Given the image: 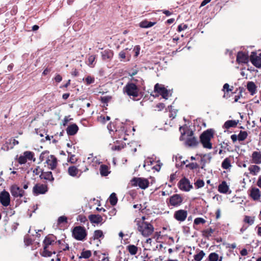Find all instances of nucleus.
I'll use <instances>...</instances> for the list:
<instances>
[{"instance_id":"nucleus-11","label":"nucleus","mask_w":261,"mask_h":261,"mask_svg":"<svg viewBox=\"0 0 261 261\" xmlns=\"http://www.w3.org/2000/svg\"><path fill=\"white\" fill-rule=\"evenodd\" d=\"M178 187L179 189L184 191H189L193 187L189 180L186 178H182L179 181Z\"/></svg>"},{"instance_id":"nucleus-18","label":"nucleus","mask_w":261,"mask_h":261,"mask_svg":"<svg viewBox=\"0 0 261 261\" xmlns=\"http://www.w3.org/2000/svg\"><path fill=\"white\" fill-rule=\"evenodd\" d=\"M250 196L255 201L259 200L261 197L260 191L258 188H252L250 190Z\"/></svg>"},{"instance_id":"nucleus-61","label":"nucleus","mask_w":261,"mask_h":261,"mask_svg":"<svg viewBox=\"0 0 261 261\" xmlns=\"http://www.w3.org/2000/svg\"><path fill=\"white\" fill-rule=\"evenodd\" d=\"M121 148L120 146H113L111 149L113 150H120L121 149Z\"/></svg>"},{"instance_id":"nucleus-20","label":"nucleus","mask_w":261,"mask_h":261,"mask_svg":"<svg viewBox=\"0 0 261 261\" xmlns=\"http://www.w3.org/2000/svg\"><path fill=\"white\" fill-rule=\"evenodd\" d=\"M237 61L239 63H246L248 61V57L245 53L240 51L237 55Z\"/></svg>"},{"instance_id":"nucleus-8","label":"nucleus","mask_w":261,"mask_h":261,"mask_svg":"<svg viewBox=\"0 0 261 261\" xmlns=\"http://www.w3.org/2000/svg\"><path fill=\"white\" fill-rule=\"evenodd\" d=\"M34 153L33 152L30 151H24L23 155L19 157L18 162L20 164H24L27 162V160L35 161V159L34 158Z\"/></svg>"},{"instance_id":"nucleus-52","label":"nucleus","mask_w":261,"mask_h":261,"mask_svg":"<svg viewBox=\"0 0 261 261\" xmlns=\"http://www.w3.org/2000/svg\"><path fill=\"white\" fill-rule=\"evenodd\" d=\"M187 27H188L187 25L184 24H181L178 25V28H177V30H178V32H181L182 31H184V30H186L187 28Z\"/></svg>"},{"instance_id":"nucleus-57","label":"nucleus","mask_w":261,"mask_h":261,"mask_svg":"<svg viewBox=\"0 0 261 261\" xmlns=\"http://www.w3.org/2000/svg\"><path fill=\"white\" fill-rule=\"evenodd\" d=\"M55 81H56L57 82L59 83V82H60L62 81V76H61L60 75H59V74H57V75L55 76Z\"/></svg>"},{"instance_id":"nucleus-40","label":"nucleus","mask_w":261,"mask_h":261,"mask_svg":"<svg viewBox=\"0 0 261 261\" xmlns=\"http://www.w3.org/2000/svg\"><path fill=\"white\" fill-rule=\"evenodd\" d=\"M103 232L100 230H97L94 231V239H98L100 238L103 237Z\"/></svg>"},{"instance_id":"nucleus-9","label":"nucleus","mask_w":261,"mask_h":261,"mask_svg":"<svg viewBox=\"0 0 261 261\" xmlns=\"http://www.w3.org/2000/svg\"><path fill=\"white\" fill-rule=\"evenodd\" d=\"M0 202L4 206H8L10 204V195L5 190L0 193Z\"/></svg>"},{"instance_id":"nucleus-23","label":"nucleus","mask_w":261,"mask_h":261,"mask_svg":"<svg viewBox=\"0 0 261 261\" xmlns=\"http://www.w3.org/2000/svg\"><path fill=\"white\" fill-rule=\"evenodd\" d=\"M229 187L225 181H223L218 186V190L220 193L227 194Z\"/></svg>"},{"instance_id":"nucleus-19","label":"nucleus","mask_w":261,"mask_h":261,"mask_svg":"<svg viewBox=\"0 0 261 261\" xmlns=\"http://www.w3.org/2000/svg\"><path fill=\"white\" fill-rule=\"evenodd\" d=\"M46 163L50 169L54 170L57 166V160L54 155H51L47 158Z\"/></svg>"},{"instance_id":"nucleus-26","label":"nucleus","mask_w":261,"mask_h":261,"mask_svg":"<svg viewBox=\"0 0 261 261\" xmlns=\"http://www.w3.org/2000/svg\"><path fill=\"white\" fill-rule=\"evenodd\" d=\"M40 176L41 178L48 180L50 181H53L54 180L52 173L50 171L42 172Z\"/></svg>"},{"instance_id":"nucleus-62","label":"nucleus","mask_w":261,"mask_h":261,"mask_svg":"<svg viewBox=\"0 0 261 261\" xmlns=\"http://www.w3.org/2000/svg\"><path fill=\"white\" fill-rule=\"evenodd\" d=\"M162 11L163 13L165 14L166 16H170L172 14V13L168 10H162Z\"/></svg>"},{"instance_id":"nucleus-13","label":"nucleus","mask_w":261,"mask_h":261,"mask_svg":"<svg viewBox=\"0 0 261 261\" xmlns=\"http://www.w3.org/2000/svg\"><path fill=\"white\" fill-rule=\"evenodd\" d=\"M154 91L157 92L166 99H167L169 97V91L164 87L159 84L155 85Z\"/></svg>"},{"instance_id":"nucleus-45","label":"nucleus","mask_w":261,"mask_h":261,"mask_svg":"<svg viewBox=\"0 0 261 261\" xmlns=\"http://www.w3.org/2000/svg\"><path fill=\"white\" fill-rule=\"evenodd\" d=\"M91 255V251L89 250L83 251L81 254V257L85 258H88Z\"/></svg>"},{"instance_id":"nucleus-38","label":"nucleus","mask_w":261,"mask_h":261,"mask_svg":"<svg viewBox=\"0 0 261 261\" xmlns=\"http://www.w3.org/2000/svg\"><path fill=\"white\" fill-rule=\"evenodd\" d=\"M117 197L115 193H113L109 197V201L111 205H115L117 202Z\"/></svg>"},{"instance_id":"nucleus-7","label":"nucleus","mask_w":261,"mask_h":261,"mask_svg":"<svg viewBox=\"0 0 261 261\" xmlns=\"http://www.w3.org/2000/svg\"><path fill=\"white\" fill-rule=\"evenodd\" d=\"M72 235L76 240L82 241L85 238L87 234L84 227L79 226L74 228Z\"/></svg>"},{"instance_id":"nucleus-43","label":"nucleus","mask_w":261,"mask_h":261,"mask_svg":"<svg viewBox=\"0 0 261 261\" xmlns=\"http://www.w3.org/2000/svg\"><path fill=\"white\" fill-rule=\"evenodd\" d=\"M206 221L202 218H196L194 221V224L195 225H199L200 224L205 223Z\"/></svg>"},{"instance_id":"nucleus-24","label":"nucleus","mask_w":261,"mask_h":261,"mask_svg":"<svg viewBox=\"0 0 261 261\" xmlns=\"http://www.w3.org/2000/svg\"><path fill=\"white\" fill-rule=\"evenodd\" d=\"M89 219L92 223L98 224L103 221L102 217L99 215H90L89 216Z\"/></svg>"},{"instance_id":"nucleus-15","label":"nucleus","mask_w":261,"mask_h":261,"mask_svg":"<svg viewBox=\"0 0 261 261\" xmlns=\"http://www.w3.org/2000/svg\"><path fill=\"white\" fill-rule=\"evenodd\" d=\"M33 191L36 195L43 194L47 191V187L43 184H36L34 187Z\"/></svg>"},{"instance_id":"nucleus-46","label":"nucleus","mask_w":261,"mask_h":261,"mask_svg":"<svg viewBox=\"0 0 261 261\" xmlns=\"http://www.w3.org/2000/svg\"><path fill=\"white\" fill-rule=\"evenodd\" d=\"M67 153H68L69 155V154L71 155L69 157V158L68 159V161L70 162L72 164H74L77 161L76 159L75 158L74 155L71 154V152H69L68 151H67Z\"/></svg>"},{"instance_id":"nucleus-35","label":"nucleus","mask_w":261,"mask_h":261,"mask_svg":"<svg viewBox=\"0 0 261 261\" xmlns=\"http://www.w3.org/2000/svg\"><path fill=\"white\" fill-rule=\"evenodd\" d=\"M205 254L203 250H200L198 253L194 255V259L196 261H201Z\"/></svg>"},{"instance_id":"nucleus-47","label":"nucleus","mask_w":261,"mask_h":261,"mask_svg":"<svg viewBox=\"0 0 261 261\" xmlns=\"http://www.w3.org/2000/svg\"><path fill=\"white\" fill-rule=\"evenodd\" d=\"M67 218L65 216H60L58 220V223L59 224H60L63 223H67Z\"/></svg>"},{"instance_id":"nucleus-1","label":"nucleus","mask_w":261,"mask_h":261,"mask_svg":"<svg viewBox=\"0 0 261 261\" xmlns=\"http://www.w3.org/2000/svg\"><path fill=\"white\" fill-rule=\"evenodd\" d=\"M145 217L143 216L141 218L136 219L135 222L137 229L140 234L144 237H148L154 231V227L150 223L145 221Z\"/></svg>"},{"instance_id":"nucleus-16","label":"nucleus","mask_w":261,"mask_h":261,"mask_svg":"<svg viewBox=\"0 0 261 261\" xmlns=\"http://www.w3.org/2000/svg\"><path fill=\"white\" fill-rule=\"evenodd\" d=\"M187 212L184 210H179L176 211L174 214V218L180 222L185 221L187 217Z\"/></svg>"},{"instance_id":"nucleus-37","label":"nucleus","mask_w":261,"mask_h":261,"mask_svg":"<svg viewBox=\"0 0 261 261\" xmlns=\"http://www.w3.org/2000/svg\"><path fill=\"white\" fill-rule=\"evenodd\" d=\"M127 249L132 255H135L138 251V248L134 245H130L127 246Z\"/></svg>"},{"instance_id":"nucleus-2","label":"nucleus","mask_w":261,"mask_h":261,"mask_svg":"<svg viewBox=\"0 0 261 261\" xmlns=\"http://www.w3.org/2000/svg\"><path fill=\"white\" fill-rule=\"evenodd\" d=\"M214 130L208 129L203 132L200 136V142L204 148L211 149L212 148L211 140L214 138Z\"/></svg>"},{"instance_id":"nucleus-29","label":"nucleus","mask_w":261,"mask_h":261,"mask_svg":"<svg viewBox=\"0 0 261 261\" xmlns=\"http://www.w3.org/2000/svg\"><path fill=\"white\" fill-rule=\"evenodd\" d=\"M248 170L251 175H256L259 172L260 168L257 165H251L249 167Z\"/></svg>"},{"instance_id":"nucleus-53","label":"nucleus","mask_w":261,"mask_h":261,"mask_svg":"<svg viewBox=\"0 0 261 261\" xmlns=\"http://www.w3.org/2000/svg\"><path fill=\"white\" fill-rule=\"evenodd\" d=\"M171 108H172V107L170 106V107H168V109H169V110L170 111V115H169V117L170 118H174L175 116H176V111H171Z\"/></svg>"},{"instance_id":"nucleus-54","label":"nucleus","mask_w":261,"mask_h":261,"mask_svg":"<svg viewBox=\"0 0 261 261\" xmlns=\"http://www.w3.org/2000/svg\"><path fill=\"white\" fill-rule=\"evenodd\" d=\"M71 119H72L71 118H69V117H68V116L65 117V118H64V120H63V125L65 126L67 124V123Z\"/></svg>"},{"instance_id":"nucleus-55","label":"nucleus","mask_w":261,"mask_h":261,"mask_svg":"<svg viewBox=\"0 0 261 261\" xmlns=\"http://www.w3.org/2000/svg\"><path fill=\"white\" fill-rule=\"evenodd\" d=\"M190 229L188 226L183 227V232L185 233L188 234L190 233Z\"/></svg>"},{"instance_id":"nucleus-50","label":"nucleus","mask_w":261,"mask_h":261,"mask_svg":"<svg viewBox=\"0 0 261 261\" xmlns=\"http://www.w3.org/2000/svg\"><path fill=\"white\" fill-rule=\"evenodd\" d=\"M87 84L89 85L93 83L94 82V79L91 76H88L85 79Z\"/></svg>"},{"instance_id":"nucleus-32","label":"nucleus","mask_w":261,"mask_h":261,"mask_svg":"<svg viewBox=\"0 0 261 261\" xmlns=\"http://www.w3.org/2000/svg\"><path fill=\"white\" fill-rule=\"evenodd\" d=\"M238 121L236 120H228L226 121L224 124V126L225 128H229L232 127H236L238 124Z\"/></svg>"},{"instance_id":"nucleus-17","label":"nucleus","mask_w":261,"mask_h":261,"mask_svg":"<svg viewBox=\"0 0 261 261\" xmlns=\"http://www.w3.org/2000/svg\"><path fill=\"white\" fill-rule=\"evenodd\" d=\"M131 49L125 48L121 51L119 54V57L121 61H128L131 57V54L129 53Z\"/></svg>"},{"instance_id":"nucleus-34","label":"nucleus","mask_w":261,"mask_h":261,"mask_svg":"<svg viewBox=\"0 0 261 261\" xmlns=\"http://www.w3.org/2000/svg\"><path fill=\"white\" fill-rule=\"evenodd\" d=\"M222 167L224 169H228L231 167L230 159L225 158L222 163Z\"/></svg>"},{"instance_id":"nucleus-44","label":"nucleus","mask_w":261,"mask_h":261,"mask_svg":"<svg viewBox=\"0 0 261 261\" xmlns=\"http://www.w3.org/2000/svg\"><path fill=\"white\" fill-rule=\"evenodd\" d=\"M195 185L196 187L197 188H200L204 186V182L203 180L201 179H198L197 181L195 182Z\"/></svg>"},{"instance_id":"nucleus-6","label":"nucleus","mask_w":261,"mask_h":261,"mask_svg":"<svg viewBox=\"0 0 261 261\" xmlns=\"http://www.w3.org/2000/svg\"><path fill=\"white\" fill-rule=\"evenodd\" d=\"M130 184L132 186H138L142 189H145L149 186V181L148 179L141 177H134L130 180Z\"/></svg>"},{"instance_id":"nucleus-27","label":"nucleus","mask_w":261,"mask_h":261,"mask_svg":"<svg viewBox=\"0 0 261 261\" xmlns=\"http://www.w3.org/2000/svg\"><path fill=\"white\" fill-rule=\"evenodd\" d=\"M99 171L101 175L103 176H107L110 173L108 166L106 165L100 166Z\"/></svg>"},{"instance_id":"nucleus-25","label":"nucleus","mask_w":261,"mask_h":261,"mask_svg":"<svg viewBox=\"0 0 261 261\" xmlns=\"http://www.w3.org/2000/svg\"><path fill=\"white\" fill-rule=\"evenodd\" d=\"M247 89L252 95H254L256 92V86L253 82H248Z\"/></svg>"},{"instance_id":"nucleus-30","label":"nucleus","mask_w":261,"mask_h":261,"mask_svg":"<svg viewBox=\"0 0 261 261\" xmlns=\"http://www.w3.org/2000/svg\"><path fill=\"white\" fill-rule=\"evenodd\" d=\"M222 256L219 257V255L215 252L211 253L208 255L209 261H222Z\"/></svg>"},{"instance_id":"nucleus-33","label":"nucleus","mask_w":261,"mask_h":261,"mask_svg":"<svg viewBox=\"0 0 261 261\" xmlns=\"http://www.w3.org/2000/svg\"><path fill=\"white\" fill-rule=\"evenodd\" d=\"M102 58L103 60L111 59L113 56V53L111 50H105L101 52Z\"/></svg>"},{"instance_id":"nucleus-12","label":"nucleus","mask_w":261,"mask_h":261,"mask_svg":"<svg viewBox=\"0 0 261 261\" xmlns=\"http://www.w3.org/2000/svg\"><path fill=\"white\" fill-rule=\"evenodd\" d=\"M10 192L12 195L15 198H20L24 195V191L15 185L11 187Z\"/></svg>"},{"instance_id":"nucleus-5","label":"nucleus","mask_w":261,"mask_h":261,"mask_svg":"<svg viewBox=\"0 0 261 261\" xmlns=\"http://www.w3.org/2000/svg\"><path fill=\"white\" fill-rule=\"evenodd\" d=\"M123 91L130 97H137L139 95V90L137 86L133 83H128L123 88Z\"/></svg>"},{"instance_id":"nucleus-28","label":"nucleus","mask_w":261,"mask_h":261,"mask_svg":"<svg viewBox=\"0 0 261 261\" xmlns=\"http://www.w3.org/2000/svg\"><path fill=\"white\" fill-rule=\"evenodd\" d=\"M79 170L75 166H70L68 169V173L69 175L72 177L76 176L79 173Z\"/></svg>"},{"instance_id":"nucleus-31","label":"nucleus","mask_w":261,"mask_h":261,"mask_svg":"<svg viewBox=\"0 0 261 261\" xmlns=\"http://www.w3.org/2000/svg\"><path fill=\"white\" fill-rule=\"evenodd\" d=\"M156 23L155 22H151L148 20H144L140 23V27L142 28H148L152 27Z\"/></svg>"},{"instance_id":"nucleus-39","label":"nucleus","mask_w":261,"mask_h":261,"mask_svg":"<svg viewBox=\"0 0 261 261\" xmlns=\"http://www.w3.org/2000/svg\"><path fill=\"white\" fill-rule=\"evenodd\" d=\"M248 136V133L246 131H240L238 134V140L242 141L245 140Z\"/></svg>"},{"instance_id":"nucleus-21","label":"nucleus","mask_w":261,"mask_h":261,"mask_svg":"<svg viewBox=\"0 0 261 261\" xmlns=\"http://www.w3.org/2000/svg\"><path fill=\"white\" fill-rule=\"evenodd\" d=\"M252 162L255 164H261V152L253 151L251 155Z\"/></svg>"},{"instance_id":"nucleus-51","label":"nucleus","mask_w":261,"mask_h":261,"mask_svg":"<svg viewBox=\"0 0 261 261\" xmlns=\"http://www.w3.org/2000/svg\"><path fill=\"white\" fill-rule=\"evenodd\" d=\"M187 166L189 167V168H190L191 169H194L198 168V165L197 163H192L187 165Z\"/></svg>"},{"instance_id":"nucleus-4","label":"nucleus","mask_w":261,"mask_h":261,"mask_svg":"<svg viewBox=\"0 0 261 261\" xmlns=\"http://www.w3.org/2000/svg\"><path fill=\"white\" fill-rule=\"evenodd\" d=\"M185 128L184 127L181 126L179 127V130L181 132V136L180 138V140H183L185 139L184 136L186 134H187L188 138L186 139V144L189 146H194L197 145L198 144V141L197 140V139L193 136V132L191 131L190 130H188L187 132H184L182 133V130H184Z\"/></svg>"},{"instance_id":"nucleus-59","label":"nucleus","mask_w":261,"mask_h":261,"mask_svg":"<svg viewBox=\"0 0 261 261\" xmlns=\"http://www.w3.org/2000/svg\"><path fill=\"white\" fill-rule=\"evenodd\" d=\"M240 253L242 255V256H246L248 254V252H247V249H243L241 252H240Z\"/></svg>"},{"instance_id":"nucleus-58","label":"nucleus","mask_w":261,"mask_h":261,"mask_svg":"<svg viewBox=\"0 0 261 261\" xmlns=\"http://www.w3.org/2000/svg\"><path fill=\"white\" fill-rule=\"evenodd\" d=\"M211 1V0H203L201 3L200 7L204 6L205 5L209 3Z\"/></svg>"},{"instance_id":"nucleus-22","label":"nucleus","mask_w":261,"mask_h":261,"mask_svg":"<svg viewBox=\"0 0 261 261\" xmlns=\"http://www.w3.org/2000/svg\"><path fill=\"white\" fill-rule=\"evenodd\" d=\"M79 130V127L76 124H72L69 125L66 128V132L68 135L73 136L75 135Z\"/></svg>"},{"instance_id":"nucleus-36","label":"nucleus","mask_w":261,"mask_h":261,"mask_svg":"<svg viewBox=\"0 0 261 261\" xmlns=\"http://www.w3.org/2000/svg\"><path fill=\"white\" fill-rule=\"evenodd\" d=\"M255 221V217L245 216L244 219V222L247 223L249 225H252Z\"/></svg>"},{"instance_id":"nucleus-42","label":"nucleus","mask_w":261,"mask_h":261,"mask_svg":"<svg viewBox=\"0 0 261 261\" xmlns=\"http://www.w3.org/2000/svg\"><path fill=\"white\" fill-rule=\"evenodd\" d=\"M223 91L224 92V94L223 95V97L224 98H226L227 97V96L226 95V93L225 92H228L229 91H232V89L229 88V85H228V84L227 83H226L223 86Z\"/></svg>"},{"instance_id":"nucleus-14","label":"nucleus","mask_w":261,"mask_h":261,"mask_svg":"<svg viewBox=\"0 0 261 261\" xmlns=\"http://www.w3.org/2000/svg\"><path fill=\"white\" fill-rule=\"evenodd\" d=\"M250 60L253 65L257 68L261 67V53L257 55L256 53H252Z\"/></svg>"},{"instance_id":"nucleus-56","label":"nucleus","mask_w":261,"mask_h":261,"mask_svg":"<svg viewBox=\"0 0 261 261\" xmlns=\"http://www.w3.org/2000/svg\"><path fill=\"white\" fill-rule=\"evenodd\" d=\"M165 107V105L164 103H159L156 105V108H158V110L159 111H161L163 110Z\"/></svg>"},{"instance_id":"nucleus-48","label":"nucleus","mask_w":261,"mask_h":261,"mask_svg":"<svg viewBox=\"0 0 261 261\" xmlns=\"http://www.w3.org/2000/svg\"><path fill=\"white\" fill-rule=\"evenodd\" d=\"M140 47L139 45L134 47L133 51L135 53V57H137L140 54Z\"/></svg>"},{"instance_id":"nucleus-63","label":"nucleus","mask_w":261,"mask_h":261,"mask_svg":"<svg viewBox=\"0 0 261 261\" xmlns=\"http://www.w3.org/2000/svg\"><path fill=\"white\" fill-rule=\"evenodd\" d=\"M79 220L82 222H85L87 220L86 218L84 216H79Z\"/></svg>"},{"instance_id":"nucleus-41","label":"nucleus","mask_w":261,"mask_h":261,"mask_svg":"<svg viewBox=\"0 0 261 261\" xmlns=\"http://www.w3.org/2000/svg\"><path fill=\"white\" fill-rule=\"evenodd\" d=\"M213 232L214 230L212 228H208L203 231V235L205 237L208 238L212 236Z\"/></svg>"},{"instance_id":"nucleus-60","label":"nucleus","mask_w":261,"mask_h":261,"mask_svg":"<svg viewBox=\"0 0 261 261\" xmlns=\"http://www.w3.org/2000/svg\"><path fill=\"white\" fill-rule=\"evenodd\" d=\"M231 139L233 142H235L237 140H238V135H232L231 136Z\"/></svg>"},{"instance_id":"nucleus-49","label":"nucleus","mask_w":261,"mask_h":261,"mask_svg":"<svg viewBox=\"0 0 261 261\" xmlns=\"http://www.w3.org/2000/svg\"><path fill=\"white\" fill-rule=\"evenodd\" d=\"M95 57L93 55L90 56L88 59V64L89 66H92L93 65V62H94Z\"/></svg>"},{"instance_id":"nucleus-10","label":"nucleus","mask_w":261,"mask_h":261,"mask_svg":"<svg viewBox=\"0 0 261 261\" xmlns=\"http://www.w3.org/2000/svg\"><path fill=\"white\" fill-rule=\"evenodd\" d=\"M182 202V198L179 194H174L169 198V204L172 206H179Z\"/></svg>"},{"instance_id":"nucleus-3","label":"nucleus","mask_w":261,"mask_h":261,"mask_svg":"<svg viewBox=\"0 0 261 261\" xmlns=\"http://www.w3.org/2000/svg\"><path fill=\"white\" fill-rule=\"evenodd\" d=\"M56 243L55 240L51 237H46L43 241V250L41 253V255L44 257H49L51 254H55V251L52 249V247Z\"/></svg>"},{"instance_id":"nucleus-64","label":"nucleus","mask_w":261,"mask_h":261,"mask_svg":"<svg viewBox=\"0 0 261 261\" xmlns=\"http://www.w3.org/2000/svg\"><path fill=\"white\" fill-rule=\"evenodd\" d=\"M257 185L261 188V175L259 176L257 181Z\"/></svg>"}]
</instances>
